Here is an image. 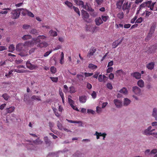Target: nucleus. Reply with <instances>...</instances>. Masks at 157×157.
<instances>
[{
  "label": "nucleus",
  "instance_id": "3c124183",
  "mask_svg": "<svg viewBox=\"0 0 157 157\" xmlns=\"http://www.w3.org/2000/svg\"><path fill=\"white\" fill-rule=\"evenodd\" d=\"M68 103L71 105V106L72 105H73V104L74 103V101L70 98H68Z\"/></svg>",
  "mask_w": 157,
  "mask_h": 157
},
{
  "label": "nucleus",
  "instance_id": "412c9836",
  "mask_svg": "<svg viewBox=\"0 0 157 157\" xmlns=\"http://www.w3.org/2000/svg\"><path fill=\"white\" fill-rule=\"evenodd\" d=\"M74 2H75L77 5L81 6L82 7L84 6V4L83 1L78 0H73Z\"/></svg>",
  "mask_w": 157,
  "mask_h": 157
},
{
  "label": "nucleus",
  "instance_id": "9d476101",
  "mask_svg": "<svg viewBox=\"0 0 157 157\" xmlns=\"http://www.w3.org/2000/svg\"><path fill=\"white\" fill-rule=\"evenodd\" d=\"M81 12L82 18L84 20H85V19H87L89 17V15L86 11L82 10L81 11Z\"/></svg>",
  "mask_w": 157,
  "mask_h": 157
},
{
  "label": "nucleus",
  "instance_id": "a18cd8bd",
  "mask_svg": "<svg viewBox=\"0 0 157 157\" xmlns=\"http://www.w3.org/2000/svg\"><path fill=\"white\" fill-rule=\"evenodd\" d=\"M9 51L11 52H13L15 50V47L13 45L11 44L10 45L9 48Z\"/></svg>",
  "mask_w": 157,
  "mask_h": 157
},
{
  "label": "nucleus",
  "instance_id": "c9c22d12",
  "mask_svg": "<svg viewBox=\"0 0 157 157\" xmlns=\"http://www.w3.org/2000/svg\"><path fill=\"white\" fill-rule=\"evenodd\" d=\"M49 33L50 35L53 36H56L57 35V33L56 32L52 30H51L49 32Z\"/></svg>",
  "mask_w": 157,
  "mask_h": 157
},
{
  "label": "nucleus",
  "instance_id": "4be33fe9",
  "mask_svg": "<svg viewBox=\"0 0 157 157\" xmlns=\"http://www.w3.org/2000/svg\"><path fill=\"white\" fill-rule=\"evenodd\" d=\"M138 86L141 88H143L144 86V82L142 79H140L137 82Z\"/></svg>",
  "mask_w": 157,
  "mask_h": 157
},
{
  "label": "nucleus",
  "instance_id": "58836bf2",
  "mask_svg": "<svg viewBox=\"0 0 157 157\" xmlns=\"http://www.w3.org/2000/svg\"><path fill=\"white\" fill-rule=\"evenodd\" d=\"M88 67L91 69H95L97 68V66L93 64L90 63L89 64Z\"/></svg>",
  "mask_w": 157,
  "mask_h": 157
},
{
  "label": "nucleus",
  "instance_id": "20e7f679",
  "mask_svg": "<svg viewBox=\"0 0 157 157\" xmlns=\"http://www.w3.org/2000/svg\"><path fill=\"white\" fill-rule=\"evenodd\" d=\"M27 67L30 70H33L37 68L36 65L32 64L31 62V60H28L26 63Z\"/></svg>",
  "mask_w": 157,
  "mask_h": 157
},
{
  "label": "nucleus",
  "instance_id": "a878e982",
  "mask_svg": "<svg viewBox=\"0 0 157 157\" xmlns=\"http://www.w3.org/2000/svg\"><path fill=\"white\" fill-rule=\"evenodd\" d=\"M119 92L121 93H123L124 94H127L128 93V91L126 88L123 87L122 89L120 90Z\"/></svg>",
  "mask_w": 157,
  "mask_h": 157
},
{
  "label": "nucleus",
  "instance_id": "f03ea898",
  "mask_svg": "<svg viewBox=\"0 0 157 157\" xmlns=\"http://www.w3.org/2000/svg\"><path fill=\"white\" fill-rule=\"evenodd\" d=\"M156 23L154 22L152 24L149 33L146 38V40H148L152 36V34L154 33L156 27Z\"/></svg>",
  "mask_w": 157,
  "mask_h": 157
},
{
  "label": "nucleus",
  "instance_id": "aec40b11",
  "mask_svg": "<svg viewBox=\"0 0 157 157\" xmlns=\"http://www.w3.org/2000/svg\"><path fill=\"white\" fill-rule=\"evenodd\" d=\"M95 21L96 25H100L103 23L101 18L100 17H99L96 18L95 20Z\"/></svg>",
  "mask_w": 157,
  "mask_h": 157
},
{
  "label": "nucleus",
  "instance_id": "bf43d9fd",
  "mask_svg": "<svg viewBox=\"0 0 157 157\" xmlns=\"http://www.w3.org/2000/svg\"><path fill=\"white\" fill-rule=\"evenodd\" d=\"M25 10L27 12V14L29 16L31 17H34V14L32 12L29 11L27 10Z\"/></svg>",
  "mask_w": 157,
  "mask_h": 157
},
{
  "label": "nucleus",
  "instance_id": "0e129e2a",
  "mask_svg": "<svg viewBox=\"0 0 157 157\" xmlns=\"http://www.w3.org/2000/svg\"><path fill=\"white\" fill-rule=\"evenodd\" d=\"M137 18V16L136 15L133 18L131 19V23H134L135 21L136 20Z\"/></svg>",
  "mask_w": 157,
  "mask_h": 157
},
{
  "label": "nucleus",
  "instance_id": "2f4dec72",
  "mask_svg": "<svg viewBox=\"0 0 157 157\" xmlns=\"http://www.w3.org/2000/svg\"><path fill=\"white\" fill-rule=\"evenodd\" d=\"M32 38V36L30 35H27L24 36L22 38L24 40H26L28 39H30Z\"/></svg>",
  "mask_w": 157,
  "mask_h": 157
},
{
  "label": "nucleus",
  "instance_id": "f257e3e1",
  "mask_svg": "<svg viewBox=\"0 0 157 157\" xmlns=\"http://www.w3.org/2000/svg\"><path fill=\"white\" fill-rule=\"evenodd\" d=\"M16 49L17 51L20 52L18 55L21 56H25L27 55V53L26 52V49L23 44L21 43L18 44L16 46Z\"/></svg>",
  "mask_w": 157,
  "mask_h": 157
},
{
  "label": "nucleus",
  "instance_id": "c03bdc74",
  "mask_svg": "<svg viewBox=\"0 0 157 157\" xmlns=\"http://www.w3.org/2000/svg\"><path fill=\"white\" fill-rule=\"evenodd\" d=\"M92 10H90L89 11L90 12V14L91 16L93 17H95L97 15V13L96 12H95L94 11V10L92 9Z\"/></svg>",
  "mask_w": 157,
  "mask_h": 157
},
{
  "label": "nucleus",
  "instance_id": "7c9ffc66",
  "mask_svg": "<svg viewBox=\"0 0 157 157\" xmlns=\"http://www.w3.org/2000/svg\"><path fill=\"white\" fill-rule=\"evenodd\" d=\"M31 98L32 99L38 101H40L41 100L40 96H36V95H33L31 97Z\"/></svg>",
  "mask_w": 157,
  "mask_h": 157
},
{
  "label": "nucleus",
  "instance_id": "ddd939ff",
  "mask_svg": "<svg viewBox=\"0 0 157 157\" xmlns=\"http://www.w3.org/2000/svg\"><path fill=\"white\" fill-rule=\"evenodd\" d=\"M131 101L127 98H124L123 101V105L125 106L128 105L131 103Z\"/></svg>",
  "mask_w": 157,
  "mask_h": 157
},
{
  "label": "nucleus",
  "instance_id": "b1692460",
  "mask_svg": "<svg viewBox=\"0 0 157 157\" xmlns=\"http://www.w3.org/2000/svg\"><path fill=\"white\" fill-rule=\"evenodd\" d=\"M33 142L35 144L39 145L41 144L42 143L43 141L40 140L38 138L36 140H33Z\"/></svg>",
  "mask_w": 157,
  "mask_h": 157
},
{
  "label": "nucleus",
  "instance_id": "69168bd1",
  "mask_svg": "<svg viewBox=\"0 0 157 157\" xmlns=\"http://www.w3.org/2000/svg\"><path fill=\"white\" fill-rule=\"evenodd\" d=\"M113 68L112 67H109L107 70L106 72L107 73H109L112 71L113 70Z\"/></svg>",
  "mask_w": 157,
  "mask_h": 157
},
{
  "label": "nucleus",
  "instance_id": "603ef678",
  "mask_svg": "<svg viewBox=\"0 0 157 157\" xmlns=\"http://www.w3.org/2000/svg\"><path fill=\"white\" fill-rule=\"evenodd\" d=\"M152 2L151 1H147V7L149 8L150 10H151V4Z\"/></svg>",
  "mask_w": 157,
  "mask_h": 157
},
{
  "label": "nucleus",
  "instance_id": "a19ab883",
  "mask_svg": "<svg viewBox=\"0 0 157 157\" xmlns=\"http://www.w3.org/2000/svg\"><path fill=\"white\" fill-rule=\"evenodd\" d=\"M52 109L55 115L59 117V114L57 112V109L53 107L52 108Z\"/></svg>",
  "mask_w": 157,
  "mask_h": 157
},
{
  "label": "nucleus",
  "instance_id": "0eeeda50",
  "mask_svg": "<svg viewBox=\"0 0 157 157\" xmlns=\"http://www.w3.org/2000/svg\"><path fill=\"white\" fill-rule=\"evenodd\" d=\"M113 103L117 108H121L123 106L122 101L121 100L115 99L113 100Z\"/></svg>",
  "mask_w": 157,
  "mask_h": 157
},
{
  "label": "nucleus",
  "instance_id": "7ed1b4c3",
  "mask_svg": "<svg viewBox=\"0 0 157 157\" xmlns=\"http://www.w3.org/2000/svg\"><path fill=\"white\" fill-rule=\"evenodd\" d=\"M24 10L23 8L18 9L12 11L11 13V17L14 19H16L18 18L19 16L20 12V10Z\"/></svg>",
  "mask_w": 157,
  "mask_h": 157
},
{
  "label": "nucleus",
  "instance_id": "f704fd0d",
  "mask_svg": "<svg viewBox=\"0 0 157 157\" xmlns=\"http://www.w3.org/2000/svg\"><path fill=\"white\" fill-rule=\"evenodd\" d=\"M24 101L28 104L29 103L28 101V99L29 98V96L27 94H25L24 96Z\"/></svg>",
  "mask_w": 157,
  "mask_h": 157
},
{
  "label": "nucleus",
  "instance_id": "774afa93",
  "mask_svg": "<svg viewBox=\"0 0 157 157\" xmlns=\"http://www.w3.org/2000/svg\"><path fill=\"white\" fill-rule=\"evenodd\" d=\"M103 82L104 83H105L108 79V78L105 76V75H103Z\"/></svg>",
  "mask_w": 157,
  "mask_h": 157
},
{
  "label": "nucleus",
  "instance_id": "9b49d317",
  "mask_svg": "<svg viewBox=\"0 0 157 157\" xmlns=\"http://www.w3.org/2000/svg\"><path fill=\"white\" fill-rule=\"evenodd\" d=\"M123 40V38H122L121 41H118V40L115 41L112 44V47L113 48H115L117 47L119 44H120L122 42V41Z\"/></svg>",
  "mask_w": 157,
  "mask_h": 157
},
{
  "label": "nucleus",
  "instance_id": "39448f33",
  "mask_svg": "<svg viewBox=\"0 0 157 157\" xmlns=\"http://www.w3.org/2000/svg\"><path fill=\"white\" fill-rule=\"evenodd\" d=\"M152 127L151 126H149L147 128L145 129L142 131V133L144 135L147 136L152 135V131H151Z\"/></svg>",
  "mask_w": 157,
  "mask_h": 157
},
{
  "label": "nucleus",
  "instance_id": "5701e85b",
  "mask_svg": "<svg viewBox=\"0 0 157 157\" xmlns=\"http://www.w3.org/2000/svg\"><path fill=\"white\" fill-rule=\"evenodd\" d=\"M44 140L45 143L48 144V146H50L52 143L51 141L48 139L47 136H45L44 137Z\"/></svg>",
  "mask_w": 157,
  "mask_h": 157
},
{
  "label": "nucleus",
  "instance_id": "49530a36",
  "mask_svg": "<svg viewBox=\"0 0 157 157\" xmlns=\"http://www.w3.org/2000/svg\"><path fill=\"white\" fill-rule=\"evenodd\" d=\"M77 77L80 81H83V76L82 75L80 74H78L77 75Z\"/></svg>",
  "mask_w": 157,
  "mask_h": 157
},
{
  "label": "nucleus",
  "instance_id": "864d4df0",
  "mask_svg": "<svg viewBox=\"0 0 157 157\" xmlns=\"http://www.w3.org/2000/svg\"><path fill=\"white\" fill-rule=\"evenodd\" d=\"M82 73V74H83V73ZM84 74L86 77L91 76L93 74V73H87L86 72L84 73Z\"/></svg>",
  "mask_w": 157,
  "mask_h": 157
},
{
  "label": "nucleus",
  "instance_id": "8fccbe9b",
  "mask_svg": "<svg viewBox=\"0 0 157 157\" xmlns=\"http://www.w3.org/2000/svg\"><path fill=\"white\" fill-rule=\"evenodd\" d=\"M50 71L52 74H55L56 72V69L54 67L52 66L50 68Z\"/></svg>",
  "mask_w": 157,
  "mask_h": 157
},
{
  "label": "nucleus",
  "instance_id": "c85d7f7f",
  "mask_svg": "<svg viewBox=\"0 0 157 157\" xmlns=\"http://www.w3.org/2000/svg\"><path fill=\"white\" fill-rule=\"evenodd\" d=\"M82 7L88 11L90 10H92L93 11V10H92V8L89 6L88 4L87 3H86L85 5H84V6Z\"/></svg>",
  "mask_w": 157,
  "mask_h": 157
},
{
  "label": "nucleus",
  "instance_id": "6e6d98bb",
  "mask_svg": "<svg viewBox=\"0 0 157 157\" xmlns=\"http://www.w3.org/2000/svg\"><path fill=\"white\" fill-rule=\"evenodd\" d=\"M50 78L51 79L53 82H57L58 80V78L57 77H50Z\"/></svg>",
  "mask_w": 157,
  "mask_h": 157
},
{
  "label": "nucleus",
  "instance_id": "79ce46f5",
  "mask_svg": "<svg viewBox=\"0 0 157 157\" xmlns=\"http://www.w3.org/2000/svg\"><path fill=\"white\" fill-rule=\"evenodd\" d=\"M57 126L58 128L60 130H62L63 129V127L62 124L60 123L59 121H57Z\"/></svg>",
  "mask_w": 157,
  "mask_h": 157
},
{
  "label": "nucleus",
  "instance_id": "dca6fc26",
  "mask_svg": "<svg viewBox=\"0 0 157 157\" xmlns=\"http://www.w3.org/2000/svg\"><path fill=\"white\" fill-rule=\"evenodd\" d=\"M154 66L155 63L153 62H151L146 65V67L148 69L151 70L154 68Z\"/></svg>",
  "mask_w": 157,
  "mask_h": 157
},
{
  "label": "nucleus",
  "instance_id": "393cba45",
  "mask_svg": "<svg viewBox=\"0 0 157 157\" xmlns=\"http://www.w3.org/2000/svg\"><path fill=\"white\" fill-rule=\"evenodd\" d=\"M29 33L31 34L34 35L35 36L38 35L39 33L36 30V29H31L30 30Z\"/></svg>",
  "mask_w": 157,
  "mask_h": 157
},
{
  "label": "nucleus",
  "instance_id": "f8f14e48",
  "mask_svg": "<svg viewBox=\"0 0 157 157\" xmlns=\"http://www.w3.org/2000/svg\"><path fill=\"white\" fill-rule=\"evenodd\" d=\"M131 75L136 79H140L141 77V74L137 72L132 73Z\"/></svg>",
  "mask_w": 157,
  "mask_h": 157
},
{
  "label": "nucleus",
  "instance_id": "052dcab7",
  "mask_svg": "<svg viewBox=\"0 0 157 157\" xmlns=\"http://www.w3.org/2000/svg\"><path fill=\"white\" fill-rule=\"evenodd\" d=\"M107 87L110 90H112L113 88V86L112 84L110 83H108L107 84Z\"/></svg>",
  "mask_w": 157,
  "mask_h": 157
},
{
  "label": "nucleus",
  "instance_id": "4c0bfd02",
  "mask_svg": "<svg viewBox=\"0 0 157 157\" xmlns=\"http://www.w3.org/2000/svg\"><path fill=\"white\" fill-rule=\"evenodd\" d=\"M69 92L71 93H74L76 92L75 88L73 86H71L69 87Z\"/></svg>",
  "mask_w": 157,
  "mask_h": 157
},
{
  "label": "nucleus",
  "instance_id": "37998d69",
  "mask_svg": "<svg viewBox=\"0 0 157 157\" xmlns=\"http://www.w3.org/2000/svg\"><path fill=\"white\" fill-rule=\"evenodd\" d=\"M2 97L6 101H7L10 98V96L6 93H5L3 94Z\"/></svg>",
  "mask_w": 157,
  "mask_h": 157
},
{
  "label": "nucleus",
  "instance_id": "1a4fd4ad",
  "mask_svg": "<svg viewBox=\"0 0 157 157\" xmlns=\"http://www.w3.org/2000/svg\"><path fill=\"white\" fill-rule=\"evenodd\" d=\"M131 5V2L128 3V2H125L123 5L122 10L124 11L126 9H130Z\"/></svg>",
  "mask_w": 157,
  "mask_h": 157
},
{
  "label": "nucleus",
  "instance_id": "4468645a",
  "mask_svg": "<svg viewBox=\"0 0 157 157\" xmlns=\"http://www.w3.org/2000/svg\"><path fill=\"white\" fill-rule=\"evenodd\" d=\"M15 109V107L14 106H11L9 108H7L6 109V115L7 113H10L13 112Z\"/></svg>",
  "mask_w": 157,
  "mask_h": 157
},
{
  "label": "nucleus",
  "instance_id": "cd10ccee",
  "mask_svg": "<svg viewBox=\"0 0 157 157\" xmlns=\"http://www.w3.org/2000/svg\"><path fill=\"white\" fill-rule=\"evenodd\" d=\"M82 154L79 151H77L73 155V157H82Z\"/></svg>",
  "mask_w": 157,
  "mask_h": 157
},
{
  "label": "nucleus",
  "instance_id": "09e8293b",
  "mask_svg": "<svg viewBox=\"0 0 157 157\" xmlns=\"http://www.w3.org/2000/svg\"><path fill=\"white\" fill-rule=\"evenodd\" d=\"M73 8L74 11L78 13L79 16H80V14L78 9L77 7H75L74 6H73Z\"/></svg>",
  "mask_w": 157,
  "mask_h": 157
},
{
  "label": "nucleus",
  "instance_id": "13d9d810",
  "mask_svg": "<svg viewBox=\"0 0 157 157\" xmlns=\"http://www.w3.org/2000/svg\"><path fill=\"white\" fill-rule=\"evenodd\" d=\"M13 71V70H12L10 71L8 73H6L5 75V76L7 77H10V75L12 74V72Z\"/></svg>",
  "mask_w": 157,
  "mask_h": 157
},
{
  "label": "nucleus",
  "instance_id": "4d7b16f0",
  "mask_svg": "<svg viewBox=\"0 0 157 157\" xmlns=\"http://www.w3.org/2000/svg\"><path fill=\"white\" fill-rule=\"evenodd\" d=\"M46 37L44 35H40L37 36V40H40V39H44Z\"/></svg>",
  "mask_w": 157,
  "mask_h": 157
},
{
  "label": "nucleus",
  "instance_id": "e2e57ef3",
  "mask_svg": "<svg viewBox=\"0 0 157 157\" xmlns=\"http://www.w3.org/2000/svg\"><path fill=\"white\" fill-rule=\"evenodd\" d=\"M98 79L99 82H103V75H99L98 78Z\"/></svg>",
  "mask_w": 157,
  "mask_h": 157
},
{
  "label": "nucleus",
  "instance_id": "2eb2a0df",
  "mask_svg": "<svg viewBox=\"0 0 157 157\" xmlns=\"http://www.w3.org/2000/svg\"><path fill=\"white\" fill-rule=\"evenodd\" d=\"M96 27L92 26L90 25H86V29L87 31H89L92 32H94L95 29Z\"/></svg>",
  "mask_w": 157,
  "mask_h": 157
},
{
  "label": "nucleus",
  "instance_id": "6ab92c4d",
  "mask_svg": "<svg viewBox=\"0 0 157 157\" xmlns=\"http://www.w3.org/2000/svg\"><path fill=\"white\" fill-rule=\"evenodd\" d=\"M87 100V97L86 96H82L79 97V100L81 103H85Z\"/></svg>",
  "mask_w": 157,
  "mask_h": 157
},
{
  "label": "nucleus",
  "instance_id": "423d86ee",
  "mask_svg": "<svg viewBox=\"0 0 157 157\" xmlns=\"http://www.w3.org/2000/svg\"><path fill=\"white\" fill-rule=\"evenodd\" d=\"M133 92L138 96H140L142 94L141 89L137 86H134L132 87Z\"/></svg>",
  "mask_w": 157,
  "mask_h": 157
},
{
  "label": "nucleus",
  "instance_id": "5fc2aeb1",
  "mask_svg": "<svg viewBox=\"0 0 157 157\" xmlns=\"http://www.w3.org/2000/svg\"><path fill=\"white\" fill-rule=\"evenodd\" d=\"M122 2H118L117 4V8L120 9L121 8L122 5Z\"/></svg>",
  "mask_w": 157,
  "mask_h": 157
},
{
  "label": "nucleus",
  "instance_id": "a211bd4d",
  "mask_svg": "<svg viewBox=\"0 0 157 157\" xmlns=\"http://www.w3.org/2000/svg\"><path fill=\"white\" fill-rule=\"evenodd\" d=\"M48 46V44L45 42H42L37 45V47H39L40 48L46 47Z\"/></svg>",
  "mask_w": 157,
  "mask_h": 157
},
{
  "label": "nucleus",
  "instance_id": "473e14b6",
  "mask_svg": "<svg viewBox=\"0 0 157 157\" xmlns=\"http://www.w3.org/2000/svg\"><path fill=\"white\" fill-rule=\"evenodd\" d=\"M31 44L32 43L31 41H26L23 44L25 46V48L27 49V48L28 47H29L31 45Z\"/></svg>",
  "mask_w": 157,
  "mask_h": 157
},
{
  "label": "nucleus",
  "instance_id": "6e6552de",
  "mask_svg": "<svg viewBox=\"0 0 157 157\" xmlns=\"http://www.w3.org/2000/svg\"><path fill=\"white\" fill-rule=\"evenodd\" d=\"M96 51V48L93 47H91L87 54V57L90 58L92 56L94 55V54L95 53Z\"/></svg>",
  "mask_w": 157,
  "mask_h": 157
},
{
  "label": "nucleus",
  "instance_id": "f3484780",
  "mask_svg": "<svg viewBox=\"0 0 157 157\" xmlns=\"http://www.w3.org/2000/svg\"><path fill=\"white\" fill-rule=\"evenodd\" d=\"M152 116L155 118V120H157V109L154 108L153 109Z\"/></svg>",
  "mask_w": 157,
  "mask_h": 157
},
{
  "label": "nucleus",
  "instance_id": "de8ad7c7",
  "mask_svg": "<svg viewBox=\"0 0 157 157\" xmlns=\"http://www.w3.org/2000/svg\"><path fill=\"white\" fill-rule=\"evenodd\" d=\"M147 1L143 3L141 5H140L139 8L141 9V8L147 7Z\"/></svg>",
  "mask_w": 157,
  "mask_h": 157
},
{
  "label": "nucleus",
  "instance_id": "680f3d73",
  "mask_svg": "<svg viewBox=\"0 0 157 157\" xmlns=\"http://www.w3.org/2000/svg\"><path fill=\"white\" fill-rule=\"evenodd\" d=\"M143 20L142 18L140 17L136 20L135 23H140L143 21Z\"/></svg>",
  "mask_w": 157,
  "mask_h": 157
},
{
  "label": "nucleus",
  "instance_id": "c756f323",
  "mask_svg": "<svg viewBox=\"0 0 157 157\" xmlns=\"http://www.w3.org/2000/svg\"><path fill=\"white\" fill-rule=\"evenodd\" d=\"M101 18L102 21L105 22L109 19V17L107 15H104L101 16Z\"/></svg>",
  "mask_w": 157,
  "mask_h": 157
},
{
  "label": "nucleus",
  "instance_id": "338daca9",
  "mask_svg": "<svg viewBox=\"0 0 157 157\" xmlns=\"http://www.w3.org/2000/svg\"><path fill=\"white\" fill-rule=\"evenodd\" d=\"M87 113H91L92 114H94L95 113V112L93 110L91 109H88Z\"/></svg>",
  "mask_w": 157,
  "mask_h": 157
},
{
  "label": "nucleus",
  "instance_id": "bb28decb",
  "mask_svg": "<svg viewBox=\"0 0 157 157\" xmlns=\"http://www.w3.org/2000/svg\"><path fill=\"white\" fill-rule=\"evenodd\" d=\"M124 71L121 69L118 70L116 71L115 73V75L117 76L121 75L124 73Z\"/></svg>",
  "mask_w": 157,
  "mask_h": 157
},
{
  "label": "nucleus",
  "instance_id": "ea45409f",
  "mask_svg": "<svg viewBox=\"0 0 157 157\" xmlns=\"http://www.w3.org/2000/svg\"><path fill=\"white\" fill-rule=\"evenodd\" d=\"M61 59L60 60V63L61 64H62L64 63V54L63 52H62L60 55Z\"/></svg>",
  "mask_w": 157,
  "mask_h": 157
},
{
  "label": "nucleus",
  "instance_id": "72a5a7b5",
  "mask_svg": "<svg viewBox=\"0 0 157 157\" xmlns=\"http://www.w3.org/2000/svg\"><path fill=\"white\" fill-rule=\"evenodd\" d=\"M65 4L70 8H72V7L73 6L72 4L68 1H66Z\"/></svg>",
  "mask_w": 157,
  "mask_h": 157
},
{
  "label": "nucleus",
  "instance_id": "e433bc0d",
  "mask_svg": "<svg viewBox=\"0 0 157 157\" xmlns=\"http://www.w3.org/2000/svg\"><path fill=\"white\" fill-rule=\"evenodd\" d=\"M117 16L119 19H122L124 17V13L122 12H120L117 14Z\"/></svg>",
  "mask_w": 157,
  "mask_h": 157
}]
</instances>
